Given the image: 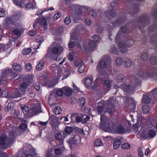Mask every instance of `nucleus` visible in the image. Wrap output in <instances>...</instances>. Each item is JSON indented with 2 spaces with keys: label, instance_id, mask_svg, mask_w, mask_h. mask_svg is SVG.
Wrapping results in <instances>:
<instances>
[{
  "label": "nucleus",
  "instance_id": "obj_1",
  "mask_svg": "<svg viewBox=\"0 0 157 157\" xmlns=\"http://www.w3.org/2000/svg\"><path fill=\"white\" fill-rule=\"evenodd\" d=\"M144 0H128L127 3L128 9L126 13H124L121 16L120 14L119 17L117 18L115 21H111V23L114 26H119L123 23L126 21L127 16L130 15L133 16L140 11V2H141Z\"/></svg>",
  "mask_w": 157,
  "mask_h": 157
},
{
  "label": "nucleus",
  "instance_id": "obj_2",
  "mask_svg": "<svg viewBox=\"0 0 157 157\" xmlns=\"http://www.w3.org/2000/svg\"><path fill=\"white\" fill-rule=\"evenodd\" d=\"M129 30L127 29L126 26H122L120 28V30L115 38L116 42L122 53L126 52L127 50V46H130L134 43V40H127V44L124 42V36L125 35L129 34Z\"/></svg>",
  "mask_w": 157,
  "mask_h": 157
},
{
  "label": "nucleus",
  "instance_id": "obj_3",
  "mask_svg": "<svg viewBox=\"0 0 157 157\" xmlns=\"http://www.w3.org/2000/svg\"><path fill=\"white\" fill-rule=\"evenodd\" d=\"M151 14L154 17L155 20L154 24L149 27L148 28V33L150 35V33H154L150 37V42L153 46H154L155 50L157 51V4L152 9Z\"/></svg>",
  "mask_w": 157,
  "mask_h": 157
},
{
  "label": "nucleus",
  "instance_id": "obj_4",
  "mask_svg": "<svg viewBox=\"0 0 157 157\" xmlns=\"http://www.w3.org/2000/svg\"><path fill=\"white\" fill-rule=\"evenodd\" d=\"M118 2V0L112 2L108 7V10L105 11L104 15L101 16L102 14H101L99 15V20L101 21L103 18L106 17L108 20H111L115 17L117 15V11L116 10L117 8Z\"/></svg>",
  "mask_w": 157,
  "mask_h": 157
},
{
  "label": "nucleus",
  "instance_id": "obj_5",
  "mask_svg": "<svg viewBox=\"0 0 157 157\" xmlns=\"http://www.w3.org/2000/svg\"><path fill=\"white\" fill-rule=\"evenodd\" d=\"M149 18L148 17L147 15L143 14L139 17L136 18L131 23L132 25V29H141L147 25L149 22Z\"/></svg>",
  "mask_w": 157,
  "mask_h": 157
},
{
  "label": "nucleus",
  "instance_id": "obj_6",
  "mask_svg": "<svg viewBox=\"0 0 157 157\" xmlns=\"http://www.w3.org/2000/svg\"><path fill=\"white\" fill-rule=\"evenodd\" d=\"M157 67H155L152 69H149L144 70L141 68H137L136 70V75L143 79H147L148 78H157V71H155Z\"/></svg>",
  "mask_w": 157,
  "mask_h": 157
},
{
  "label": "nucleus",
  "instance_id": "obj_7",
  "mask_svg": "<svg viewBox=\"0 0 157 157\" xmlns=\"http://www.w3.org/2000/svg\"><path fill=\"white\" fill-rule=\"evenodd\" d=\"M134 83L131 82L128 84H121V87L122 89L126 93H129L133 91L136 86L140 85L141 82L140 79L136 77H134Z\"/></svg>",
  "mask_w": 157,
  "mask_h": 157
},
{
  "label": "nucleus",
  "instance_id": "obj_8",
  "mask_svg": "<svg viewBox=\"0 0 157 157\" xmlns=\"http://www.w3.org/2000/svg\"><path fill=\"white\" fill-rule=\"evenodd\" d=\"M151 100H157V87L153 89L151 91L143 95L142 102L145 104L149 103Z\"/></svg>",
  "mask_w": 157,
  "mask_h": 157
},
{
  "label": "nucleus",
  "instance_id": "obj_9",
  "mask_svg": "<svg viewBox=\"0 0 157 157\" xmlns=\"http://www.w3.org/2000/svg\"><path fill=\"white\" fill-rule=\"evenodd\" d=\"M111 63V61L110 57L108 56H104L98 64V71L100 75H102L103 73L102 69L105 68L107 65L110 66Z\"/></svg>",
  "mask_w": 157,
  "mask_h": 157
},
{
  "label": "nucleus",
  "instance_id": "obj_10",
  "mask_svg": "<svg viewBox=\"0 0 157 157\" xmlns=\"http://www.w3.org/2000/svg\"><path fill=\"white\" fill-rule=\"evenodd\" d=\"M25 93V90H24L23 91L21 90L20 89L18 90L15 91L14 93L10 94L6 90L1 92L0 93V97H6L11 98H16L21 97Z\"/></svg>",
  "mask_w": 157,
  "mask_h": 157
},
{
  "label": "nucleus",
  "instance_id": "obj_11",
  "mask_svg": "<svg viewBox=\"0 0 157 157\" xmlns=\"http://www.w3.org/2000/svg\"><path fill=\"white\" fill-rule=\"evenodd\" d=\"M82 41L77 39L75 35L71 33L70 36V40L68 44V48L71 49L75 48L76 47L79 49L81 48V45H82Z\"/></svg>",
  "mask_w": 157,
  "mask_h": 157
},
{
  "label": "nucleus",
  "instance_id": "obj_12",
  "mask_svg": "<svg viewBox=\"0 0 157 157\" xmlns=\"http://www.w3.org/2000/svg\"><path fill=\"white\" fill-rule=\"evenodd\" d=\"M63 50V47L59 45H57L53 47L52 49V52L54 54L51 56V58L53 60L59 61L61 59L58 58L57 56L54 55H60Z\"/></svg>",
  "mask_w": 157,
  "mask_h": 157
},
{
  "label": "nucleus",
  "instance_id": "obj_13",
  "mask_svg": "<svg viewBox=\"0 0 157 157\" xmlns=\"http://www.w3.org/2000/svg\"><path fill=\"white\" fill-rule=\"evenodd\" d=\"M9 76L11 77L12 79H14L18 75L17 73L13 72L11 68H9L6 69L2 72L1 77L4 80L6 78L7 80L9 79L8 78Z\"/></svg>",
  "mask_w": 157,
  "mask_h": 157
},
{
  "label": "nucleus",
  "instance_id": "obj_14",
  "mask_svg": "<svg viewBox=\"0 0 157 157\" xmlns=\"http://www.w3.org/2000/svg\"><path fill=\"white\" fill-rule=\"evenodd\" d=\"M32 116L41 112L40 103L38 101L35 103L31 108Z\"/></svg>",
  "mask_w": 157,
  "mask_h": 157
},
{
  "label": "nucleus",
  "instance_id": "obj_15",
  "mask_svg": "<svg viewBox=\"0 0 157 157\" xmlns=\"http://www.w3.org/2000/svg\"><path fill=\"white\" fill-rule=\"evenodd\" d=\"M115 127V124L113 122L108 121L105 124L101 125V128L108 132H110L114 130Z\"/></svg>",
  "mask_w": 157,
  "mask_h": 157
},
{
  "label": "nucleus",
  "instance_id": "obj_16",
  "mask_svg": "<svg viewBox=\"0 0 157 157\" xmlns=\"http://www.w3.org/2000/svg\"><path fill=\"white\" fill-rule=\"evenodd\" d=\"M21 109L23 111L24 115L27 117H31L32 116V113H31V108L25 105H22Z\"/></svg>",
  "mask_w": 157,
  "mask_h": 157
},
{
  "label": "nucleus",
  "instance_id": "obj_17",
  "mask_svg": "<svg viewBox=\"0 0 157 157\" xmlns=\"http://www.w3.org/2000/svg\"><path fill=\"white\" fill-rule=\"evenodd\" d=\"M36 21L37 22L39 23L43 28L44 30H46L47 29L48 22L45 17H41L38 19H37Z\"/></svg>",
  "mask_w": 157,
  "mask_h": 157
},
{
  "label": "nucleus",
  "instance_id": "obj_18",
  "mask_svg": "<svg viewBox=\"0 0 157 157\" xmlns=\"http://www.w3.org/2000/svg\"><path fill=\"white\" fill-rule=\"evenodd\" d=\"M82 6L77 5L76 4H73L71 6V9L72 10L75 11V14H84L82 12Z\"/></svg>",
  "mask_w": 157,
  "mask_h": 157
},
{
  "label": "nucleus",
  "instance_id": "obj_19",
  "mask_svg": "<svg viewBox=\"0 0 157 157\" xmlns=\"http://www.w3.org/2000/svg\"><path fill=\"white\" fill-rule=\"evenodd\" d=\"M36 41L37 43H39V44H35L33 47V49L36 50L39 48L40 46L41 43L44 41V37L42 35H39L37 36Z\"/></svg>",
  "mask_w": 157,
  "mask_h": 157
},
{
  "label": "nucleus",
  "instance_id": "obj_20",
  "mask_svg": "<svg viewBox=\"0 0 157 157\" xmlns=\"http://www.w3.org/2000/svg\"><path fill=\"white\" fill-rule=\"evenodd\" d=\"M14 17L13 16L11 17H6L5 21V25L6 26H8L9 25H16L17 23L13 20Z\"/></svg>",
  "mask_w": 157,
  "mask_h": 157
},
{
  "label": "nucleus",
  "instance_id": "obj_21",
  "mask_svg": "<svg viewBox=\"0 0 157 157\" xmlns=\"http://www.w3.org/2000/svg\"><path fill=\"white\" fill-rule=\"evenodd\" d=\"M112 83V81L109 80H106L104 81L103 88L106 92L110 90Z\"/></svg>",
  "mask_w": 157,
  "mask_h": 157
},
{
  "label": "nucleus",
  "instance_id": "obj_22",
  "mask_svg": "<svg viewBox=\"0 0 157 157\" xmlns=\"http://www.w3.org/2000/svg\"><path fill=\"white\" fill-rule=\"evenodd\" d=\"M72 17L75 23H78L80 21L84 19L85 17V15L84 14H75V15L73 16Z\"/></svg>",
  "mask_w": 157,
  "mask_h": 157
},
{
  "label": "nucleus",
  "instance_id": "obj_23",
  "mask_svg": "<svg viewBox=\"0 0 157 157\" xmlns=\"http://www.w3.org/2000/svg\"><path fill=\"white\" fill-rule=\"evenodd\" d=\"M70 142L71 144H74L78 145L81 143L80 137L78 135H75L71 139Z\"/></svg>",
  "mask_w": 157,
  "mask_h": 157
},
{
  "label": "nucleus",
  "instance_id": "obj_24",
  "mask_svg": "<svg viewBox=\"0 0 157 157\" xmlns=\"http://www.w3.org/2000/svg\"><path fill=\"white\" fill-rule=\"evenodd\" d=\"M56 142L59 145H62L63 144V139L61 133H56L55 135Z\"/></svg>",
  "mask_w": 157,
  "mask_h": 157
},
{
  "label": "nucleus",
  "instance_id": "obj_25",
  "mask_svg": "<svg viewBox=\"0 0 157 157\" xmlns=\"http://www.w3.org/2000/svg\"><path fill=\"white\" fill-rule=\"evenodd\" d=\"M93 78L92 77H87L85 78L84 85L88 88L90 87L93 82Z\"/></svg>",
  "mask_w": 157,
  "mask_h": 157
},
{
  "label": "nucleus",
  "instance_id": "obj_26",
  "mask_svg": "<svg viewBox=\"0 0 157 157\" xmlns=\"http://www.w3.org/2000/svg\"><path fill=\"white\" fill-rule=\"evenodd\" d=\"M112 140L113 141V148L116 149L118 148L121 144V140L118 139L116 140L115 138H113Z\"/></svg>",
  "mask_w": 157,
  "mask_h": 157
},
{
  "label": "nucleus",
  "instance_id": "obj_27",
  "mask_svg": "<svg viewBox=\"0 0 157 157\" xmlns=\"http://www.w3.org/2000/svg\"><path fill=\"white\" fill-rule=\"evenodd\" d=\"M44 66V61L43 59L39 61L36 66V69L38 71L41 70Z\"/></svg>",
  "mask_w": 157,
  "mask_h": 157
},
{
  "label": "nucleus",
  "instance_id": "obj_28",
  "mask_svg": "<svg viewBox=\"0 0 157 157\" xmlns=\"http://www.w3.org/2000/svg\"><path fill=\"white\" fill-rule=\"evenodd\" d=\"M7 137L5 134H2L0 137V148H1V146L6 144L7 141Z\"/></svg>",
  "mask_w": 157,
  "mask_h": 157
},
{
  "label": "nucleus",
  "instance_id": "obj_29",
  "mask_svg": "<svg viewBox=\"0 0 157 157\" xmlns=\"http://www.w3.org/2000/svg\"><path fill=\"white\" fill-rule=\"evenodd\" d=\"M64 87L65 89H64V91L65 95L67 97L70 96L72 95L73 90L70 87Z\"/></svg>",
  "mask_w": 157,
  "mask_h": 157
},
{
  "label": "nucleus",
  "instance_id": "obj_30",
  "mask_svg": "<svg viewBox=\"0 0 157 157\" xmlns=\"http://www.w3.org/2000/svg\"><path fill=\"white\" fill-rule=\"evenodd\" d=\"M13 3L20 8L23 7L24 3V0H12Z\"/></svg>",
  "mask_w": 157,
  "mask_h": 157
},
{
  "label": "nucleus",
  "instance_id": "obj_31",
  "mask_svg": "<svg viewBox=\"0 0 157 157\" xmlns=\"http://www.w3.org/2000/svg\"><path fill=\"white\" fill-rule=\"evenodd\" d=\"M13 69L17 72H20L22 70V67L17 63H14L13 66Z\"/></svg>",
  "mask_w": 157,
  "mask_h": 157
},
{
  "label": "nucleus",
  "instance_id": "obj_32",
  "mask_svg": "<svg viewBox=\"0 0 157 157\" xmlns=\"http://www.w3.org/2000/svg\"><path fill=\"white\" fill-rule=\"evenodd\" d=\"M125 129L124 127L122 125L118 126L116 130L117 134H123L125 132Z\"/></svg>",
  "mask_w": 157,
  "mask_h": 157
},
{
  "label": "nucleus",
  "instance_id": "obj_33",
  "mask_svg": "<svg viewBox=\"0 0 157 157\" xmlns=\"http://www.w3.org/2000/svg\"><path fill=\"white\" fill-rule=\"evenodd\" d=\"M106 117L104 114H101V122L99 124V127L101 128V125H103V124H105L108 121L106 120Z\"/></svg>",
  "mask_w": 157,
  "mask_h": 157
},
{
  "label": "nucleus",
  "instance_id": "obj_34",
  "mask_svg": "<svg viewBox=\"0 0 157 157\" xmlns=\"http://www.w3.org/2000/svg\"><path fill=\"white\" fill-rule=\"evenodd\" d=\"M156 135V133L153 130H150L149 131V136L146 137V139H150L154 137Z\"/></svg>",
  "mask_w": 157,
  "mask_h": 157
},
{
  "label": "nucleus",
  "instance_id": "obj_35",
  "mask_svg": "<svg viewBox=\"0 0 157 157\" xmlns=\"http://www.w3.org/2000/svg\"><path fill=\"white\" fill-rule=\"evenodd\" d=\"M142 109L143 113L146 114L149 112L150 108L149 105H144L142 107Z\"/></svg>",
  "mask_w": 157,
  "mask_h": 157
},
{
  "label": "nucleus",
  "instance_id": "obj_36",
  "mask_svg": "<svg viewBox=\"0 0 157 157\" xmlns=\"http://www.w3.org/2000/svg\"><path fill=\"white\" fill-rule=\"evenodd\" d=\"M103 145V143L100 139L98 138L95 140L94 143V145L95 147H100Z\"/></svg>",
  "mask_w": 157,
  "mask_h": 157
},
{
  "label": "nucleus",
  "instance_id": "obj_37",
  "mask_svg": "<svg viewBox=\"0 0 157 157\" xmlns=\"http://www.w3.org/2000/svg\"><path fill=\"white\" fill-rule=\"evenodd\" d=\"M149 62L151 65H156L157 64V57L155 56L151 57L150 59Z\"/></svg>",
  "mask_w": 157,
  "mask_h": 157
},
{
  "label": "nucleus",
  "instance_id": "obj_38",
  "mask_svg": "<svg viewBox=\"0 0 157 157\" xmlns=\"http://www.w3.org/2000/svg\"><path fill=\"white\" fill-rule=\"evenodd\" d=\"M62 112V109L60 107L58 106H56L53 109V112L55 115L60 114Z\"/></svg>",
  "mask_w": 157,
  "mask_h": 157
},
{
  "label": "nucleus",
  "instance_id": "obj_39",
  "mask_svg": "<svg viewBox=\"0 0 157 157\" xmlns=\"http://www.w3.org/2000/svg\"><path fill=\"white\" fill-rule=\"evenodd\" d=\"M65 87H63L62 88L59 89L57 90L56 94L59 97L62 96L64 94V90Z\"/></svg>",
  "mask_w": 157,
  "mask_h": 157
},
{
  "label": "nucleus",
  "instance_id": "obj_40",
  "mask_svg": "<svg viewBox=\"0 0 157 157\" xmlns=\"http://www.w3.org/2000/svg\"><path fill=\"white\" fill-rule=\"evenodd\" d=\"M25 78L28 82L31 83L33 80V75L32 74H29L26 76Z\"/></svg>",
  "mask_w": 157,
  "mask_h": 157
},
{
  "label": "nucleus",
  "instance_id": "obj_41",
  "mask_svg": "<svg viewBox=\"0 0 157 157\" xmlns=\"http://www.w3.org/2000/svg\"><path fill=\"white\" fill-rule=\"evenodd\" d=\"M124 64L125 67H129L132 64V60L128 59H127L124 61Z\"/></svg>",
  "mask_w": 157,
  "mask_h": 157
},
{
  "label": "nucleus",
  "instance_id": "obj_42",
  "mask_svg": "<svg viewBox=\"0 0 157 157\" xmlns=\"http://www.w3.org/2000/svg\"><path fill=\"white\" fill-rule=\"evenodd\" d=\"M22 30L18 29H15L13 31V32L14 34L16 35L18 37H19L21 34Z\"/></svg>",
  "mask_w": 157,
  "mask_h": 157
},
{
  "label": "nucleus",
  "instance_id": "obj_43",
  "mask_svg": "<svg viewBox=\"0 0 157 157\" xmlns=\"http://www.w3.org/2000/svg\"><path fill=\"white\" fill-rule=\"evenodd\" d=\"M63 29L62 27H57L55 30H54L52 32V34L53 35L59 34L62 33Z\"/></svg>",
  "mask_w": 157,
  "mask_h": 157
},
{
  "label": "nucleus",
  "instance_id": "obj_44",
  "mask_svg": "<svg viewBox=\"0 0 157 157\" xmlns=\"http://www.w3.org/2000/svg\"><path fill=\"white\" fill-rule=\"evenodd\" d=\"M115 62L117 66H121L123 63V60L121 58L119 57L116 59Z\"/></svg>",
  "mask_w": 157,
  "mask_h": 157
},
{
  "label": "nucleus",
  "instance_id": "obj_45",
  "mask_svg": "<svg viewBox=\"0 0 157 157\" xmlns=\"http://www.w3.org/2000/svg\"><path fill=\"white\" fill-rule=\"evenodd\" d=\"M148 56V54L147 53H143L141 56L140 59L142 61H146L147 59Z\"/></svg>",
  "mask_w": 157,
  "mask_h": 157
},
{
  "label": "nucleus",
  "instance_id": "obj_46",
  "mask_svg": "<svg viewBox=\"0 0 157 157\" xmlns=\"http://www.w3.org/2000/svg\"><path fill=\"white\" fill-rule=\"evenodd\" d=\"M124 78V76L121 74H119L117 77V80L118 84L121 82Z\"/></svg>",
  "mask_w": 157,
  "mask_h": 157
},
{
  "label": "nucleus",
  "instance_id": "obj_47",
  "mask_svg": "<svg viewBox=\"0 0 157 157\" xmlns=\"http://www.w3.org/2000/svg\"><path fill=\"white\" fill-rule=\"evenodd\" d=\"M78 103L81 106H83L86 103V100L85 98L84 97L81 98L78 101Z\"/></svg>",
  "mask_w": 157,
  "mask_h": 157
},
{
  "label": "nucleus",
  "instance_id": "obj_48",
  "mask_svg": "<svg viewBox=\"0 0 157 157\" xmlns=\"http://www.w3.org/2000/svg\"><path fill=\"white\" fill-rule=\"evenodd\" d=\"M88 46L91 48H94L96 47L97 45L96 42L92 40H90L88 44Z\"/></svg>",
  "mask_w": 157,
  "mask_h": 157
},
{
  "label": "nucleus",
  "instance_id": "obj_49",
  "mask_svg": "<svg viewBox=\"0 0 157 157\" xmlns=\"http://www.w3.org/2000/svg\"><path fill=\"white\" fill-rule=\"evenodd\" d=\"M92 39H93V40L95 42H98L100 41L101 40V38L100 36L97 34H94L92 36Z\"/></svg>",
  "mask_w": 157,
  "mask_h": 157
},
{
  "label": "nucleus",
  "instance_id": "obj_50",
  "mask_svg": "<svg viewBox=\"0 0 157 157\" xmlns=\"http://www.w3.org/2000/svg\"><path fill=\"white\" fill-rule=\"evenodd\" d=\"M75 65L77 67L80 66L84 64V62L81 60L79 59L76 61H74Z\"/></svg>",
  "mask_w": 157,
  "mask_h": 157
},
{
  "label": "nucleus",
  "instance_id": "obj_51",
  "mask_svg": "<svg viewBox=\"0 0 157 157\" xmlns=\"http://www.w3.org/2000/svg\"><path fill=\"white\" fill-rule=\"evenodd\" d=\"M61 13L60 11L57 12V13L55 14L53 17L54 21H56L61 16Z\"/></svg>",
  "mask_w": 157,
  "mask_h": 157
},
{
  "label": "nucleus",
  "instance_id": "obj_52",
  "mask_svg": "<svg viewBox=\"0 0 157 157\" xmlns=\"http://www.w3.org/2000/svg\"><path fill=\"white\" fill-rule=\"evenodd\" d=\"M36 6L35 5L33 6V4L31 3H27L26 6V8L27 10H30L32 9L33 10L34 8H36L35 7Z\"/></svg>",
  "mask_w": 157,
  "mask_h": 157
},
{
  "label": "nucleus",
  "instance_id": "obj_53",
  "mask_svg": "<svg viewBox=\"0 0 157 157\" xmlns=\"http://www.w3.org/2000/svg\"><path fill=\"white\" fill-rule=\"evenodd\" d=\"M96 15V11L94 9H91L89 11V16L90 17H94Z\"/></svg>",
  "mask_w": 157,
  "mask_h": 157
},
{
  "label": "nucleus",
  "instance_id": "obj_54",
  "mask_svg": "<svg viewBox=\"0 0 157 157\" xmlns=\"http://www.w3.org/2000/svg\"><path fill=\"white\" fill-rule=\"evenodd\" d=\"M55 94L53 92H51L49 94V96L48 98L49 101L53 100L56 99Z\"/></svg>",
  "mask_w": 157,
  "mask_h": 157
},
{
  "label": "nucleus",
  "instance_id": "obj_55",
  "mask_svg": "<svg viewBox=\"0 0 157 157\" xmlns=\"http://www.w3.org/2000/svg\"><path fill=\"white\" fill-rule=\"evenodd\" d=\"M110 49L112 53L116 55L118 54L117 49L115 47V46H114L112 48H111Z\"/></svg>",
  "mask_w": 157,
  "mask_h": 157
},
{
  "label": "nucleus",
  "instance_id": "obj_56",
  "mask_svg": "<svg viewBox=\"0 0 157 157\" xmlns=\"http://www.w3.org/2000/svg\"><path fill=\"white\" fill-rule=\"evenodd\" d=\"M31 49L30 48H24L23 50L22 53L24 55H27L31 52Z\"/></svg>",
  "mask_w": 157,
  "mask_h": 157
},
{
  "label": "nucleus",
  "instance_id": "obj_57",
  "mask_svg": "<svg viewBox=\"0 0 157 157\" xmlns=\"http://www.w3.org/2000/svg\"><path fill=\"white\" fill-rule=\"evenodd\" d=\"M20 128L23 131L28 130L27 128V125L26 124H21L20 126Z\"/></svg>",
  "mask_w": 157,
  "mask_h": 157
},
{
  "label": "nucleus",
  "instance_id": "obj_58",
  "mask_svg": "<svg viewBox=\"0 0 157 157\" xmlns=\"http://www.w3.org/2000/svg\"><path fill=\"white\" fill-rule=\"evenodd\" d=\"M61 150L60 148H57L55 150L54 153L57 157H59L61 155Z\"/></svg>",
  "mask_w": 157,
  "mask_h": 157
},
{
  "label": "nucleus",
  "instance_id": "obj_59",
  "mask_svg": "<svg viewBox=\"0 0 157 157\" xmlns=\"http://www.w3.org/2000/svg\"><path fill=\"white\" fill-rule=\"evenodd\" d=\"M64 130L65 132L67 134H70L73 131V128L71 127L67 126Z\"/></svg>",
  "mask_w": 157,
  "mask_h": 157
},
{
  "label": "nucleus",
  "instance_id": "obj_60",
  "mask_svg": "<svg viewBox=\"0 0 157 157\" xmlns=\"http://www.w3.org/2000/svg\"><path fill=\"white\" fill-rule=\"evenodd\" d=\"M114 105H111V107H108L106 109V112L109 113L110 115H112L113 113V111L114 109Z\"/></svg>",
  "mask_w": 157,
  "mask_h": 157
},
{
  "label": "nucleus",
  "instance_id": "obj_61",
  "mask_svg": "<svg viewBox=\"0 0 157 157\" xmlns=\"http://www.w3.org/2000/svg\"><path fill=\"white\" fill-rule=\"evenodd\" d=\"M121 147L123 149H129L130 148V145L129 143H126L121 145Z\"/></svg>",
  "mask_w": 157,
  "mask_h": 157
},
{
  "label": "nucleus",
  "instance_id": "obj_62",
  "mask_svg": "<svg viewBox=\"0 0 157 157\" xmlns=\"http://www.w3.org/2000/svg\"><path fill=\"white\" fill-rule=\"evenodd\" d=\"M104 29L103 27L100 25H98L96 29V31L98 33H101Z\"/></svg>",
  "mask_w": 157,
  "mask_h": 157
},
{
  "label": "nucleus",
  "instance_id": "obj_63",
  "mask_svg": "<svg viewBox=\"0 0 157 157\" xmlns=\"http://www.w3.org/2000/svg\"><path fill=\"white\" fill-rule=\"evenodd\" d=\"M9 137L10 140L14 141L15 139V136L14 133L13 132H10L9 133Z\"/></svg>",
  "mask_w": 157,
  "mask_h": 157
},
{
  "label": "nucleus",
  "instance_id": "obj_64",
  "mask_svg": "<svg viewBox=\"0 0 157 157\" xmlns=\"http://www.w3.org/2000/svg\"><path fill=\"white\" fill-rule=\"evenodd\" d=\"M85 67L84 64L83 65H82L80 66L78 69V71L80 73H82L84 71Z\"/></svg>",
  "mask_w": 157,
  "mask_h": 157
}]
</instances>
